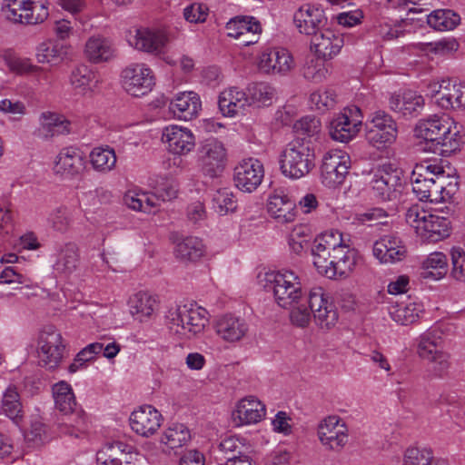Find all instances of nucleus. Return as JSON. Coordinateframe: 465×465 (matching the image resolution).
<instances>
[{
  "label": "nucleus",
  "instance_id": "49530a36",
  "mask_svg": "<svg viewBox=\"0 0 465 465\" xmlns=\"http://www.w3.org/2000/svg\"><path fill=\"white\" fill-rule=\"evenodd\" d=\"M90 163L97 172H110L116 163L114 150L109 146L94 148L90 153Z\"/></svg>",
  "mask_w": 465,
  "mask_h": 465
},
{
  "label": "nucleus",
  "instance_id": "9d476101",
  "mask_svg": "<svg viewBox=\"0 0 465 465\" xmlns=\"http://www.w3.org/2000/svg\"><path fill=\"white\" fill-rule=\"evenodd\" d=\"M64 345L63 337L54 326H45L38 338V356L41 366L55 369L62 361Z\"/></svg>",
  "mask_w": 465,
  "mask_h": 465
},
{
  "label": "nucleus",
  "instance_id": "680f3d73",
  "mask_svg": "<svg viewBox=\"0 0 465 465\" xmlns=\"http://www.w3.org/2000/svg\"><path fill=\"white\" fill-rule=\"evenodd\" d=\"M292 129L298 135L313 137L321 132L322 124L317 117L307 115L297 120L293 124Z\"/></svg>",
  "mask_w": 465,
  "mask_h": 465
},
{
  "label": "nucleus",
  "instance_id": "6e6552de",
  "mask_svg": "<svg viewBox=\"0 0 465 465\" xmlns=\"http://www.w3.org/2000/svg\"><path fill=\"white\" fill-rule=\"evenodd\" d=\"M366 139L372 146L381 149L393 143L398 135L396 122L384 111H377L366 124Z\"/></svg>",
  "mask_w": 465,
  "mask_h": 465
},
{
  "label": "nucleus",
  "instance_id": "e433bc0d",
  "mask_svg": "<svg viewBox=\"0 0 465 465\" xmlns=\"http://www.w3.org/2000/svg\"><path fill=\"white\" fill-rule=\"evenodd\" d=\"M84 54L90 62L99 64L111 60L114 55V49L106 38L93 36L85 43Z\"/></svg>",
  "mask_w": 465,
  "mask_h": 465
},
{
  "label": "nucleus",
  "instance_id": "cd10ccee",
  "mask_svg": "<svg viewBox=\"0 0 465 465\" xmlns=\"http://www.w3.org/2000/svg\"><path fill=\"white\" fill-rule=\"evenodd\" d=\"M343 46V38L328 28H323L312 36L311 47L318 57L331 59Z\"/></svg>",
  "mask_w": 465,
  "mask_h": 465
},
{
  "label": "nucleus",
  "instance_id": "7c9ffc66",
  "mask_svg": "<svg viewBox=\"0 0 465 465\" xmlns=\"http://www.w3.org/2000/svg\"><path fill=\"white\" fill-rule=\"evenodd\" d=\"M459 191L458 177L450 174H440L433 181L430 191V196L426 202L430 203H448L453 199V196Z\"/></svg>",
  "mask_w": 465,
  "mask_h": 465
},
{
  "label": "nucleus",
  "instance_id": "2f4dec72",
  "mask_svg": "<svg viewBox=\"0 0 465 465\" xmlns=\"http://www.w3.org/2000/svg\"><path fill=\"white\" fill-rule=\"evenodd\" d=\"M134 450V446L123 441H114L106 445L97 453L98 465H130L128 455Z\"/></svg>",
  "mask_w": 465,
  "mask_h": 465
},
{
  "label": "nucleus",
  "instance_id": "c9c22d12",
  "mask_svg": "<svg viewBox=\"0 0 465 465\" xmlns=\"http://www.w3.org/2000/svg\"><path fill=\"white\" fill-rule=\"evenodd\" d=\"M390 108L404 116L415 115L424 106V98L413 91H407L401 95H391L390 98Z\"/></svg>",
  "mask_w": 465,
  "mask_h": 465
},
{
  "label": "nucleus",
  "instance_id": "37998d69",
  "mask_svg": "<svg viewBox=\"0 0 465 465\" xmlns=\"http://www.w3.org/2000/svg\"><path fill=\"white\" fill-rule=\"evenodd\" d=\"M448 259L442 252H432L422 262V279L440 280L447 273Z\"/></svg>",
  "mask_w": 465,
  "mask_h": 465
},
{
  "label": "nucleus",
  "instance_id": "6ab92c4d",
  "mask_svg": "<svg viewBox=\"0 0 465 465\" xmlns=\"http://www.w3.org/2000/svg\"><path fill=\"white\" fill-rule=\"evenodd\" d=\"M347 247L343 243L342 234L339 231H327L318 235L313 241L312 246V254L313 256V264L315 267H325L322 265L332 253L339 252L338 249Z\"/></svg>",
  "mask_w": 465,
  "mask_h": 465
},
{
  "label": "nucleus",
  "instance_id": "f8f14e48",
  "mask_svg": "<svg viewBox=\"0 0 465 465\" xmlns=\"http://www.w3.org/2000/svg\"><path fill=\"white\" fill-rule=\"evenodd\" d=\"M351 167L349 154L340 150L327 152L322 158L321 166V178L322 183L327 187L341 185Z\"/></svg>",
  "mask_w": 465,
  "mask_h": 465
},
{
  "label": "nucleus",
  "instance_id": "b1692460",
  "mask_svg": "<svg viewBox=\"0 0 465 465\" xmlns=\"http://www.w3.org/2000/svg\"><path fill=\"white\" fill-rule=\"evenodd\" d=\"M161 420V413L153 406L145 405L132 412L130 425L138 435L149 437L158 430Z\"/></svg>",
  "mask_w": 465,
  "mask_h": 465
},
{
  "label": "nucleus",
  "instance_id": "ea45409f",
  "mask_svg": "<svg viewBox=\"0 0 465 465\" xmlns=\"http://www.w3.org/2000/svg\"><path fill=\"white\" fill-rule=\"evenodd\" d=\"M174 252L181 261L197 262L204 255L205 247L200 238L189 236L177 242Z\"/></svg>",
  "mask_w": 465,
  "mask_h": 465
},
{
  "label": "nucleus",
  "instance_id": "a878e982",
  "mask_svg": "<svg viewBox=\"0 0 465 465\" xmlns=\"http://www.w3.org/2000/svg\"><path fill=\"white\" fill-rule=\"evenodd\" d=\"M266 415L265 405L253 396L241 400L232 412V420L236 426L260 422Z\"/></svg>",
  "mask_w": 465,
  "mask_h": 465
},
{
  "label": "nucleus",
  "instance_id": "7ed1b4c3",
  "mask_svg": "<svg viewBox=\"0 0 465 465\" xmlns=\"http://www.w3.org/2000/svg\"><path fill=\"white\" fill-rule=\"evenodd\" d=\"M208 322V312L204 308L184 304L171 312L168 329L179 339H192L202 334Z\"/></svg>",
  "mask_w": 465,
  "mask_h": 465
},
{
  "label": "nucleus",
  "instance_id": "774afa93",
  "mask_svg": "<svg viewBox=\"0 0 465 465\" xmlns=\"http://www.w3.org/2000/svg\"><path fill=\"white\" fill-rule=\"evenodd\" d=\"M428 214L429 212L421 208L420 205L415 204L407 210L405 213V220L418 234L421 230L423 221L427 220Z\"/></svg>",
  "mask_w": 465,
  "mask_h": 465
},
{
  "label": "nucleus",
  "instance_id": "72a5a7b5",
  "mask_svg": "<svg viewBox=\"0 0 465 465\" xmlns=\"http://www.w3.org/2000/svg\"><path fill=\"white\" fill-rule=\"evenodd\" d=\"M218 105L223 115L233 116L249 105L247 92L237 87L228 88L220 94Z\"/></svg>",
  "mask_w": 465,
  "mask_h": 465
},
{
  "label": "nucleus",
  "instance_id": "39448f33",
  "mask_svg": "<svg viewBox=\"0 0 465 465\" xmlns=\"http://www.w3.org/2000/svg\"><path fill=\"white\" fill-rule=\"evenodd\" d=\"M267 282L280 307L291 308L302 300L299 277L292 271L282 270L267 274Z\"/></svg>",
  "mask_w": 465,
  "mask_h": 465
},
{
  "label": "nucleus",
  "instance_id": "0eeeda50",
  "mask_svg": "<svg viewBox=\"0 0 465 465\" xmlns=\"http://www.w3.org/2000/svg\"><path fill=\"white\" fill-rule=\"evenodd\" d=\"M121 83L124 91L132 96L141 97L149 94L155 84L153 70L145 64H132L121 74Z\"/></svg>",
  "mask_w": 465,
  "mask_h": 465
},
{
  "label": "nucleus",
  "instance_id": "473e14b6",
  "mask_svg": "<svg viewBox=\"0 0 465 465\" xmlns=\"http://www.w3.org/2000/svg\"><path fill=\"white\" fill-rule=\"evenodd\" d=\"M80 263V251L74 242L61 244L56 249L54 269L61 274L70 275Z\"/></svg>",
  "mask_w": 465,
  "mask_h": 465
},
{
  "label": "nucleus",
  "instance_id": "5701e85b",
  "mask_svg": "<svg viewBox=\"0 0 465 465\" xmlns=\"http://www.w3.org/2000/svg\"><path fill=\"white\" fill-rule=\"evenodd\" d=\"M373 255L382 263H395L407 256V248L395 235H384L373 244Z\"/></svg>",
  "mask_w": 465,
  "mask_h": 465
},
{
  "label": "nucleus",
  "instance_id": "de8ad7c7",
  "mask_svg": "<svg viewBox=\"0 0 465 465\" xmlns=\"http://www.w3.org/2000/svg\"><path fill=\"white\" fill-rule=\"evenodd\" d=\"M249 105L266 106L272 104L275 90L267 83H252L247 87Z\"/></svg>",
  "mask_w": 465,
  "mask_h": 465
},
{
  "label": "nucleus",
  "instance_id": "0e129e2a",
  "mask_svg": "<svg viewBox=\"0 0 465 465\" xmlns=\"http://www.w3.org/2000/svg\"><path fill=\"white\" fill-rule=\"evenodd\" d=\"M25 5V0H3L1 5V15L2 16L12 23L23 24L24 16L19 13L18 7Z\"/></svg>",
  "mask_w": 465,
  "mask_h": 465
},
{
  "label": "nucleus",
  "instance_id": "79ce46f5",
  "mask_svg": "<svg viewBox=\"0 0 465 465\" xmlns=\"http://www.w3.org/2000/svg\"><path fill=\"white\" fill-rule=\"evenodd\" d=\"M0 413L11 419L15 424H19L22 420L23 406L15 387L9 386L4 392Z\"/></svg>",
  "mask_w": 465,
  "mask_h": 465
},
{
  "label": "nucleus",
  "instance_id": "4c0bfd02",
  "mask_svg": "<svg viewBox=\"0 0 465 465\" xmlns=\"http://www.w3.org/2000/svg\"><path fill=\"white\" fill-rule=\"evenodd\" d=\"M69 83L76 94L84 95L92 92V85L94 83L97 84L98 79L94 71L88 65L81 64L72 70Z\"/></svg>",
  "mask_w": 465,
  "mask_h": 465
},
{
  "label": "nucleus",
  "instance_id": "4468645a",
  "mask_svg": "<svg viewBox=\"0 0 465 465\" xmlns=\"http://www.w3.org/2000/svg\"><path fill=\"white\" fill-rule=\"evenodd\" d=\"M306 302L313 315L315 323L321 328L329 330L338 322V312L334 305L324 297L322 287L311 289Z\"/></svg>",
  "mask_w": 465,
  "mask_h": 465
},
{
  "label": "nucleus",
  "instance_id": "a19ab883",
  "mask_svg": "<svg viewBox=\"0 0 465 465\" xmlns=\"http://www.w3.org/2000/svg\"><path fill=\"white\" fill-rule=\"evenodd\" d=\"M422 312V306L413 302H396L390 307L389 311L391 319L401 325L414 323Z\"/></svg>",
  "mask_w": 465,
  "mask_h": 465
},
{
  "label": "nucleus",
  "instance_id": "bb28decb",
  "mask_svg": "<svg viewBox=\"0 0 465 465\" xmlns=\"http://www.w3.org/2000/svg\"><path fill=\"white\" fill-rule=\"evenodd\" d=\"M339 252L332 253L330 260H327L322 265L325 267H316L319 273L329 279L347 277L353 270L355 265L354 259L347 247L338 249Z\"/></svg>",
  "mask_w": 465,
  "mask_h": 465
},
{
  "label": "nucleus",
  "instance_id": "6e6d98bb",
  "mask_svg": "<svg viewBox=\"0 0 465 465\" xmlns=\"http://www.w3.org/2000/svg\"><path fill=\"white\" fill-rule=\"evenodd\" d=\"M423 170L422 166H415L411 176L412 191L420 201H426L427 197L430 196V191L434 181V178H429L430 173L421 176Z\"/></svg>",
  "mask_w": 465,
  "mask_h": 465
},
{
  "label": "nucleus",
  "instance_id": "2eb2a0df",
  "mask_svg": "<svg viewBox=\"0 0 465 465\" xmlns=\"http://www.w3.org/2000/svg\"><path fill=\"white\" fill-rule=\"evenodd\" d=\"M85 169L83 152L76 147L63 148L56 155L54 163V173L64 180L79 178Z\"/></svg>",
  "mask_w": 465,
  "mask_h": 465
},
{
  "label": "nucleus",
  "instance_id": "a211bd4d",
  "mask_svg": "<svg viewBox=\"0 0 465 465\" xmlns=\"http://www.w3.org/2000/svg\"><path fill=\"white\" fill-rule=\"evenodd\" d=\"M263 173V166L259 160L244 159L234 167L235 186L242 192L252 193L261 184Z\"/></svg>",
  "mask_w": 465,
  "mask_h": 465
},
{
  "label": "nucleus",
  "instance_id": "1a4fd4ad",
  "mask_svg": "<svg viewBox=\"0 0 465 465\" xmlns=\"http://www.w3.org/2000/svg\"><path fill=\"white\" fill-rule=\"evenodd\" d=\"M317 436L326 450L340 452L348 443L349 428L341 417L330 415L318 424Z\"/></svg>",
  "mask_w": 465,
  "mask_h": 465
},
{
  "label": "nucleus",
  "instance_id": "13d9d810",
  "mask_svg": "<svg viewBox=\"0 0 465 465\" xmlns=\"http://www.w3.org/2000/svg\"><path fill=\"white\" fill-rule=\"evenodd\" d=\"M27 13L24 15V25H37L45 22L49 11L46 0H30Z\"/></svg>",
  "mask_w": 465,
  "mask_h": 465
},
{
  "label": "nucleus",
  "instance_id": "c03bdc74",
  "mask_svg": "<svg viewBox=\"0 0 465 465\" xmlns=\"http://www.w3.org/2000/svg\"><path fill=\"white\" fill-rule=\"evenodd\" d=\"M428 25L438 31H450L460 23V15L450 9H438L427 17Z\"/></svg>",
  "mask_w": 465,
  "mask_h": 465
},
{
  "label": "nucleus",
  "instance_id": "bf43d9fd",
  "mask_svg": "<svg viewBox=\"0 0 465 465\" xmlns=\"http://www.w3.org/2000/svg\"><path fill=\"white\" fill-rule=\"evenodd\" d=\"M336 94L332 90L319 89L310 96V103L312 107L321 112L332 109L336 104Z\"/></svg>",
  "mask_w": 465,
  "mask_h": 465
},
{
  "label": "nucleus",
  "instance_id": "f704fd0d",
  "mask_svg": "<svg viewBox=\"0 0 465 465\" xmlns=\"http://www.w3.org/2000/svg\"><path fill=\"white\" fill-rule=\"evenodd\" d=\"M418 234L427 242H439L449 236L450 221L445 217L429 213Z\"/></svg>",
  "mask_w": 465,
  "mask_h": 465
},
{
  "label": "nucleus",
  "instance_id": "5fc2aeb1",
  "mask_svg": "<svg viewBox=\"0 0 465 465\" xmlns=\"http://www.w3.org/2000/svg\"><path fill=\"white\" fill-rule=\"evenodd\" d=\"M213 207L221 215L232 213L237 208V201L229 188H221L214 192L212 198Z\"/></svg>",
  "mask_w": 465,
  "mask_h": 465
},
{
  "label": "nucleus",
  "instance_id": "412c9836",
  "mask_svg": "<svg viewBox=\"0 0 465 465\" xmlns=\"http://www.w3.org/2000/svg\"><path fill=\"white\" fill-rule=\"evenodd\" d=\"M292 54L285 48L275 47L264 50L259 60V68L267 74H285L294 67Z\"/></svg>",
  "mask_w": 465,
  "mask_h": 465
},
{
  "label": "nucleus",
  "instance_id": "338daca9",
  "mask_svg": "<svg viewBox=\"0 0 465 465\" xmlns=\"http://www.w3.org/2000/svg\"><path fill=\"white\" fill-rule=\"evenodd\" d=\"M153 190L162 202L171 201L176 198L178 192L176 183L173 180L167 178H161L157 182Z\"/></svg>",
  "mask_w": 465,
  "mask_h": 465
},
{
  "label": "nucleus",
  "instance_id": "aec40b11",
  "mask_svg": "<svg viewBox=\"0 0 465 465\" xmlns=\"http://www.w3.org/2000/svg\"><path fill=\"white\" fill-rule=\"evenodd\" d=\"M293 22L301 34L312 36L325 27L327 18L319 6L304 4L294 13Z\"/></svg>",
  "mask_w": 465,
  "mask_h": 465
},
{
  "label": "nucleus",
  "instance_id": "c85d7f7f",
  "mask_svg": "<svg viewBox=\"0 0 465 465\" xmlns=\"http://www.w3.org/2000/svg\"><path fill=\"white\" fill-rule=\"evenodd\" d=\"M296 203L283 191H274L267 203L268 213L278 222L287 223L296 217Z\"/></svg>",
  "mask_w": 465,
  "mask_h": 465
},
{
  "label": "nucleus",
  "instance_id": "8fccbe9b",
  "mask_svg": "<svg viewBox=\"0 0 465 465\" xmlns=\"http://www.w3.org/2000/svg\"><path fill=\"white\" fill-rule=\"evenodd\" d=\"M191 440V433L186 426L181 423L173 424L166 429L162 436V443L170 449L181 448Z\"/></svg>",
  "mask_w": 465,
  "mask_h": 465
},
{
  "label": "nucleus",
  "instance_id": "4d7b16f0",
  "mask_svg": "<svg viewBox=\"0 0 465 465\" xmlns=\"http://www.w3.org/2000/svg\"><path fill=\"white\" fill-rule=\"evenodd\" d=\"M35 55L41 64H56L64 59L62 46L51 41L41 43L36 48Z\"/></svg>",
  "mask_w": 465,
  "mask_h": 465
},
{
  "label": "nucleus",
  "instance_id": "09e8293b",
  "mask_svg": "<svg viewBox=\"0 0 465 465\" xmlns=\"http://www.w3.org/2000/svg\"><path fill=\"white\" fill-rule=\"evenodd\" d=\"M42 129L46 132L45 136L67 134L71 132V123L64 116L55 113L45 112L42 114Z\"/></svg>",
  "mask_w": 465,
  "mask_h": 465
},
{
  "label": "nucleus",
  "instance_id": "58836bf2",
  "mask_svg": "<svg viewBox=\"0 0 465 465\" xmlns=\"http://www.w3.org/2000/svg\"><path fill=\"white\" fill-rule=\"evenodd\" d=\"M52 391L55 409L63 415L72 413L78 407L73 389L67 382L62 381L55 383Z\"/></svg>",
  "mask_w": 465,
  "mask_h": 465
},
{
  "label": "nucleus",
  "instance_id": "f3484780",
  "mask_svg": "<svg viewBox=\"0 0 465 465\" xmlns=\"http://www.w3.org/2000/svg\"><path fill=\"white\" fill-rule=\"evenodd\" d=\"M436 104L442 109H460L465 107V84L451 79H442L440 84L430 85Z\"/></svg>",
  "mask_w": 465,
  "mask_h": 465
},
{
  "label": "nucleus",
  "instance_id": "393cba45",
  "mask_svg": "<svg viewBox=\"0 0 465 465\" xmlns=\"http://www.w3.org/2000/svg\"><path fill=\"white\" fill-rule=\"evenodd\" d=\"M162 140L167 143L168 150L174 154H186L195 146V137L188 128L178 125L166 126Z\"/></svg>",
  "mask_w": 465,
  "mask_h": 465
},
{
  "label": "nucleus",
  "instance_id": "69168bd1",
  "mask_svg": "<svg viewBox=\"0 0 465 465\" xmlns=\"http://www.w3.org/2000/svg\"><path fill=\"white\" fill-rule=\"evenodd\" d=\"M452 270L450 275L458 282H465V252L461 248L451 250Z\"/></svg>",
  "mask_w": 465,
  "mask_h": 465
},
{
  "label": "nucleus",
  "instance_id": "4be33fe9",
  "mask_svg": "<svg viewBox=\"0 0 465 465\" xmlns=\"http://www.w3.org/2000/svg\"><path fill=\"white\" fill-rule=\"evenodd\" d=\"M216 334L226 342H236L242 340L249 332V324L244 318L227 313L214 322Z\"/></svg>",
  "mask_w": 465,
  "mask_h": 465
},
{
  "label": "nucleus",
  "instance_id": "ddd939ff",
  "mask_svg": "<svg viewBox=\"0 0 465 465\" xmlns=\"http://www.w3.org/2000/svg\"><path fill=\"white\" fill-rule=\"evenodd\" d=\"M226 150L216 139H206L199 147L198 163L203 173L210 178L218 177L223 171Z\"/></svg>",
  "mask_w": 465,
  "mask_h": 465
},
{
  "label": "nucleus",
  "instance_id": "f03ea898",
  "mask_svg": "<svg viewBox=\"0 0 465 465\" xmlns=\"http://www.w3.org/2000/svg\"><path fill=\"white\" fill-rule=\"evenodd\" d=\"M314 150L308 142L296 139L289 143L280 155L282 173L291 179L307 175L315 166Z\"/></svg>",
  "mask_w": 465,
  "mask_h": 465
},
{
  "label": "nucleus",
  "instance_id": "f257e3e1",
  "mask_svg": "<svg viewBox=\"0 0 465 465\" xmlns=\"http://www.w3.org/2000/svg\"><path fill=\"white\" fill-rule=\"evenodd\" d=\"M420 150L442 156L459 151L463 144L461 125L447 116L433 115L419 121L414 129Z\"/></svg>",
  "mask_w": 465,
  "mask_h": 465
},
{
  "label": "nucleus",
  "instance_id": "052dcab7",
  "mask_svg": "<svg viewBox=\"0 0 465 465\" xmlns=\"http://www.w3.org/2000/svg\"><path fill=\"white\" fill-rule=\"evenodd\" d=\"M434 460L431 450L409 448L404 453L402 465H431Z\"/></svg>",
  "mask_w": 465,
  "mask_h": 465
},
{
  "label": "nucleus",
  "instance_id": "a18cd8bd",
  "mask_svg": "<svg viewBox=\"0 0 465 465\" xmlns=\"http://www.w3.org/2000/svg\"><path fill=\"white\" fill-rule=\"evenodd\" d=\"M156 306V300L147 292H137L129 300L130 312L140 321L150 317Z\"/></svg>",
  "mask_w": 465,
  "mask_h": 465
},
{
  "label": "nucleus",
  "instance_id": "20e7f679",
  "mask_svg": "<svg viewBox=\"0 0 465 465\" xmlns=\"http://www.w3.org/2000/svg\"><path fill=\"white\" fill-rule=\"evenodd\" d=\"M440 340L435 328L427 330L417 340V353L427 361L428 371L435 378L446 375L450 367V354L439 349Z\"/></svg>",
  "mask_w": 465,
  "mask_h": 465
},
{
  "label": "nucleus",
  "instance_id": "3c124183",
  "mask_svg": "<svg viewBox=\"0 0 465 465\" xmlns=\"http://www.w3.org/2000/svg\"><path fill=\"white\" fill-rule=\"evenodd\" d=\"M65 420L61 423V431L71 436L79 437L87 430V420L84 412L76 408L72 413L64 415Z\"/></svg>",
  "mask_w": 465,
  "mask_h": 465
},
{
  "label": "nucleus",
  "instance_id": "c756f323",
  "mask_svg": "<svg viewBox=\"0 0 465 465\" xmlns=\"http://www.w3.org/2000/svg\"><path fill=\"white\" fill-rule=\"evenodd\" d=\"M201 107L200 97L193 92L180 93L170 103V110L176 117L184 121L196 117Z\"/></svg>",
  "mask_w": 465,
  "mask_h": 465
},
{
  "label": "nucleus",
  "instance_id": "864d4df0",
  "mask_svg": "<svg viewBox=\"0 0 465 465\" xmlns=\"http://www.w3.org/2000/svg\"><path fill=\"white\" fill-rule=\"evenodd\" d=\"M228 29H233V32H229L228 35L234 38H241L249 34H252L253 38H258L257 35L262 32L261 24L253 17H243L239 20H232L228 24Z\"/></svg>",
  "mask_w": 465,
  "mask_h": 465
},
{
  "label": "nucleus",
  "instance_id": "9b49d317",
  "mask_svg": "<svg viewBox=\"0 0 465 465\" xmlns=\"http://www.w3.org/2000/svg\"><path fill=\"white\" fill-rule=\"evenodd\" d=\"M362 124L361 109L356 105L345 107L330 123L331 137L341 143H348L360 131Z\"/></svg>",
  "mask_w": 465,
  "mask_h": 465
},
{
  "label": "nucleus",
  "instance_id": "dca6fc26",
  "mask_svg": "<svg viewBox=\"0 0 465 465\" xmlns=\"http://www.w3.org/2000/svg\"><path fill=\"white\" fill-rule=\"evenodd\" d=\"M129 43L138 51L159 54L168 43V36L159 29L135 26L130 31Z\"/></svg>",
  "mask_w": 465,
  "mask_h": 465
},
{
  "label": "nucleus",
  "instance_id": "603ef678",
  "mask_svg": "<svg viewBox=\"0 0 465 465\" xmlns=\"http://www.w3.org/2000/svg\"><path fill=\"white\" fill-rule=\"evenodd\" d=\"M324 61L318 56L307 58L301 70L303 78L316 84L324 81L328 74Z\"/></svg>",
  "mask_w": 465,
  "mask_h": 465
},
{
  "label": "nucleus",
  "instance_id": "423d86ee",
  "mask_svg": "<svg viewBox=\"0 0 465 465\" xmlns=\"http://www.w3.org/2000/svg\"><path fill=\"white\" fill-rule=\"evenodd\" d=\"M371 193L381 202H393L400 199L404 189L401 172L384 164L373 173L370 182Z\"/></svg>",
  "mask_w": 465,
  "mask_h": 465
},
{
  "label": "nucleus",
  "instance_id": "e2e57ef3",
  "mask_svg": "<svg viewBox=\"0 0 465 465\" xmlns=\"http://www.w3.org/2000/svg\"><path fill=\"white\" fill-rule=\"evenodd\" d=\"M48 220L55 231L64 232L71 225L72 215L67 208L59 207L50 213Z\"/></svg>",
  "mask_w": 465,
  "mask_h": 465
}]
</instances>
